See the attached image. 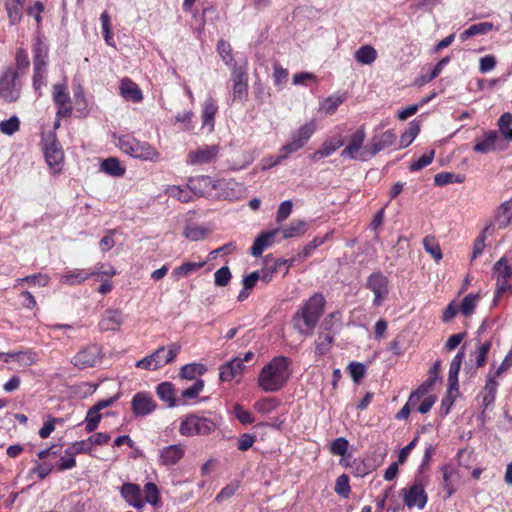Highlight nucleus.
Instances as JSON below:
<instances>
[{"mask_svg":"<svg viewBox=\"0 0 512 512\" xmlns=\"http://www.w3.org/2000/svg\"><path fill=\"white\" fill-rule=\"evenodd\" d=\"M207 371L205 365L201 363L186 364L180 369V376L183 379L192 380L197 375L201 376Z\"/></svg>","mask_w":512,"mask_h":512,"instance_id":"41","label":"nucleus"},{"mask_svg":"<svg viewBox=\"0 0 512 512\" xmlns=\"http://www.w3.org/2000/svg\"><path fill=\"white\" fill-rule=\"evenodd\" d=\"M512 114L509 112L503 113L498 119L499 131L503 135L504 139L512 142Z\"/></svg>","mask_w":512,"mask_h":512,"instance_id":"50","label":"nucleus"},{"mask_svg":"<svg viewBox=\"0 0 512 512\" xmlns=\"http://www.w3.org/2000/svg\"><path fill=\"white\" fill-rule=\"evenodd\" d=\"M166 194L182 203H189L194 200L191 190L187 187H181L177 185L168 186Z\"/></svg>","mask_w":512,"mask_h":512,"instance_id":"34","label":"nucleus"},{"mask_svg":"<svg viewBox=\"0 0 512 512\" xmlns=\"http://www.w3.org/2000/svg\"><path fill=\"white\" fill-rule=\"evenodd\" d=\"M366 138V132L364 126L359 127L349 138L347 146L342 150L341 156L347 157L352 160H365L364 154L366 150L359 153Z\"/></svg>","mask_w":512,"mask_h":512,"instance_id":"12","label":"nucleus"},{"mask_svg":"<svg viewBox=\"0 0 512 512\" xmlns=\"http://www.w3.org/2000/svg\"><path fill=\"white\" fill-rule=\"evenodd\" d=\"M354 57L358 63L370 65L376 60L377 51L370 45H363L355 52Z\"/></svg>","mask_w":512,"mask_h":512,"instance_id":"38","label":"nucleus"},{"mask_svg":"<svg viewBox=\"0 0 512 512\" xmlns=\"http://www.w3.org/2000/svg\"><path fill=\"white\" fill-rule=\"evenodd\" d=\"M120 494L128 505L141 511L145 506V501L142 498V491L138 484L124 483L120 487Z\"/></svg>","mask_w":512,"mask_h":512,"instance_id":"19","label":"nucleus"},{"mask_svg":"<svg viewBox=\"0 0 512 512\" xmlns=\"http://www.w3.org/2000/svg\"><path fill=\"white\" fill-rule=\"evenodd\" d=\"M124 322L123 312L119 309H107L102 315L98 327L101 332L118 331Z\"/></svg>","mask_w":512,"mask_h":512,"instance_id":"20","label":"nucleus"},{"mask_svg":"<svg viewBox=\"0 0 512 512\" xmlns=\"http://www.w3.org/2000/svg\"><path fill=\"white\" fill-rule=\"evenodd\" d=\"M420 132L419 124L411 122L409 128L402 133L399 141V148L408 147Z\"/></svg>","mask_w":512,"mask_h":512,"instance_id":"52","label":"nucleus"},{"mask_svg":"<svg viewBox=\"0 0 512 512\" xmlns=\"http://www.w3.org/2000/svg\"><path fill=\"white\" fill-rule=\"evenodd\" d=\"M464 351L460 350L452 359L448 373V393L458 391V374L464 358Z\"/></svg>","mask_w":512,"mask_h":512,"instance_id":"25","label":"nucleus"},{"mask_svg":"<svg viewBox=\"0 0 512 512\" xmlns=\"http://www.w3.org/2000/svg\"><path fill=\"white\" fill-rule=\"evenodd\" d=\"M181 351V345L178 342H172L167 346L158 347L152 354L155 367L160 369L167 364L175 361L176 357Z\"/></svg>","mask_w":512,"mask_h":512,"instance_id":"17","label":"nucleus"},{"mask_svg":"<svg viewBox=\"0 0 512 512\" xmlns=\"http://www.w3.org/2000/svg\"><path fill=\"white\" fill-rule=\"evenodd\" d=\"M434 96H435V93L422 99L418 104H412V105H409V106L405 107L404 109L400 110L397 113L398 119L406 120L409 117H411L412 115L416 114L418 112L419 108L421 106L425 105L426 103H428Z\"/></svg>","mask_w":512,"mask_h":512,"instance_id":"55","label":"nucleus"},{"mask_svg":"<svg viewBox=\"0 0 512 512\" xmlns=\"http://www.w3.org/2000/svg\"><path fill=\"white\" fill-rule=\"evenodd\" d=\"M158 397L166 402L169 407L176 405L174 396V385L170 382H162L156 388Z\"/></svg>","mask_w":512,"mask_h":512,"instance_id":"39","label":"nucleus"},{"mask_svg":"<svg viewBox=\"0 0 512 512\" xmlns=\"http://www.w3.org/2000/svg\"><path fill=\"white\" fill-rule=\"evenodd\" d=\"M92 451V446L89 441V438L86 440H80L73 442L66 450V455H78V454H90Z\"/></svg>","mask_w":512,"mask_h":512,"instance_id":"53","label":"nucleus"},{"mask_svg":"<svg viewBox=\"0 0 512 512\" xmlns=\"http://www.w3.org/2000/svg\"><path fill=\"white\" fill-rule=\"evenodd\" d=\"M94 408L91 407L88 411H87V414H86V417H85V430L87 433H92L94 432L98 426H99V423L101 422V419H102V414L98 411L94 412Z\"/></svg>","mask_w":512,"mask_h":512,"instance_id":"56","label":"nucleus"},{"mask_svg":"<svg viewBox=\"0 0 512 512\" xmlns=\"http://www.w3.org/2000/svg\"><path fill=\"white\" fill-rule=\"evenodd\" d=\"M332 237V232L326 233L323 237L316 236L313 238L312 241L308 242L302 249V251L299 253L300 258H308L312 255L315 249H317L319 246L324 244L326 241H328Z\"/></svg>","mask_w":512,"mask_h":512,"instance_id":"40","label":"nucleus"},{"mask_svg":"<svg viewBox=\"0 0 512 512\" xmlns=\"http://www.w3.org/2000/svg\"><path fill=\"white\" fill-rule=\"evenodd\" d=\"M509 280L510 279H496V291L493 300L495 305L505 294H512V285L509 283Z\"/></svg>","mask_w":512,"mask_h":512,"instance_id":"64","label":"nucleus"},{"mask_svg":"<svg viewBox=\"0 0 512 512\" xmlns=\"http://www.w3.org/2000/svg\"><path fill=\"white\" fill-rule=\"evenodd\" d=\"M157 407L149 392H137L131 400V410L136 417H145Z\"/></svg>","mask_w":512,"mask_h":512,"instance_id":"14","label":"nucleus"},{"mask_svg":"<svg viewBox=\"0 0 512 512\" xmlns=\"http://www.w3.org/2000/svg\"><path fill=\"white\" fill-rule=\"evenodd\" d=\"M492 223L486 225L482 232L479 234V236L475 239L473 243V251H472V257L471 260H475L478 256H480L485 248V241L487 238V235L490 233V230L492 229Z\"/></svg>","mask_w":512,"mask_h":512,"instance_id":"44","label":"nucleus"},{"mask_svg":"<svg viewBox=\"0 0 512 512\" xmlns=\"http://www.w3.org/2000/svg\"><path fill=\"white\" fill-rule=\"evenodd\" d=\"M277 229H280V236L282 240L300 238L308 231L309 223L305 220L295 219L288 225L278 227Z\"/></svg>","mask_w":512,"mask_h":512,"instance_id":"23","label":"nucleus"},{"mask_svg":"<svg viewBox=\"0 0 512 512\" xmlns=\"http://www.w3.org/2000/svg\"><path fill=\"white\" fill-rule=\"evenodd\" d=\"M396 140V135L392 130H387L380 135L372 137L370 143L366 146V153L369 156H375L380 151L390 147Z\"/></svg>","mask_w":512,"mask_h":512,"instance_id":"21","label":"nucleus"},{"mask_svg":"<svg viewBox=\"0 0 512 512\" xmlns=\"http://www.w3.org/2000/svg\"><path fill=\"white\" fill-rule=\"evenodd\" d=\"M316 129L317 125L314 120L301 125L292 133L291 141L280 148V159H287L289 155L302 149L313 136Z\"/></svg>","mask_w":512,"mask_h":512,"instance_id":"7","label":"nucleus"},{"mask_svg":"<svg viewBox=\"0 0 512 512\" xmlns=\"http://www.w3.org/2000/svg\"><path fill=\"white\" fill-rule=\"evenodd\" d=\"M19 77L17 70L7 68L0 77V97L7 102H15L19 98V89L16 80Z\"/></svg>","mask_w":512,"mask_h":512,"instance_id":"10","label":"nucleus"},{"mask_svg":"<svg viewBox=\"0 0 512 512\" xmlns=\"http://www.w3.org/2000/svg\"><path fill=\"white\" fill-rule=\"evenodd\" d=\"M433 384H434V380L431 378L428 379L427 381H425L415 391H413L410 394L407 403L413 409L414 408L417 409V406L421 403L422 398L426 396V394L428 393V391L430 390V388L432 387Z\"/></svg>","mask_w":512,"mask_h":512,"instance_id":"35","label":"nucleus"},{"mask_svg":"<svg viewBox=\"0 0 512 512\" xmlns=\"http://www.w3.org/2000/svg\"><path fill=\"white\" fill-rule=\"evenodd\" d=\"M279 402L276 398L267 397L260 399L254 403V409L262 414H268L272 412L277 406Z\"/></svg>","mask_w":512,"mask_h":512,"instance_id":"57","label":"nucleus"},{"mask_svg":"<svg viewBox=\"0 0 512 512\" xmlns=\"http://www.w3.org/2000/svg\"><path fill=\"white\" fill-rule=\"evenodd\" d=\"M160 492L157 485L153 482H147L144 486V499L146 503L152 506H158L160 503Z\"/></svg>","mask_w":512,"mask_h":512,"instance_id":"48","label":"nucleus"},{"mask_svg":"<svg viewBox=\"0 0 512 512\" xmlns=\"http://www.w3.org/2000/svg\"><path fill=\"white\" fill-rule=\"evenodd\" d=\"M348 447H349L348 440L344 437H339L330 443V452L333 455L343 457L347 453Z\"/></svg>","mask_w":512,"mask_h":512,"instance_id":"62","label":"nucleus"},{"mask_svg":"<svg viewBox=\"0 0 512 512\" xmlns=\"http://www.w3.org/2000/svg\"><path fill=\"white\" fill-rule=\"evenodd\" d=\"M245 365L240 357H235L232 360L221 365L219 368V378L222 382H230L237 376H241L244 372Z\"/></svg>","mask_w":512,"mask_h":512,"instance_id":"22","label":"nucleus"},{"mask_svg":"<svg viewBox=\"0 0 512 512\" xmlns=\"http://www.w3.org/2000/svg\"><path fill=\"white\" fill-rule=\"evenodd\" d=\"M217 112V101L213 97H208L203 103L201 118L203 127H209V131L214 130L215 116Z\"/></svg>","mask_w":512,"mask_h":512,"instance_id":"24","label":"nucleus"},{"mask_svg":"<svg viewBox=\"0 0 512 512\" xmlns=\"http://www.w3.org/2000/svg\"><path fill=\"white\" fill-rule=\"evenodd\" d=\"M292 375V360L280 355L273 357L261 369L257 384L264 392L281 390Z\"/></svg>","mask_w":512,"mask_h":512,"instance_id":"2","label":"nucleus"},{"mask_svg":"<svg viewBox=\"0 0 512 512\" xmlns=\"http://www.w3.org/2000/svg\"><path fill=\"white\" fill-rule=\"evenodd\" d=\"M120 150L134 158L156 161L159 153L148 142H142L130 135H122L118 139Z\"/></svg>","mask_w":512,"mask_h":512,"instance_id":"5","label":"nucleus"},{"mask_svg":"<svg viewBox=\"0 0 512 512\" xmlns=\"http://www.w3.org/2000/svg\"><path fill=\"white\" fill-rule=\"evenodd\" d=\"M218 153V145H202L188 153L187 163L190 165L210 164L216 160Z\"/></svg>","mask_w":512,"mask_h":512,"instance_id":"13","label":"nucleus"},{"mask_svg":"<svg viewBox=\"0 0 512 512\" xmlns=\"http://www.w3.org/2000/svg\"><path fill=\"white\" fill-rule=\"evenodd\" d=\"M465 177L452 173V172H440L434 176V184L436 186H445L451 183H462L464 182Z\"/></svg>","mask_w":512,"mask_h":512,"instance_id":"47","label":"nucleus"},{"mask_svg":"<svg viewBox=\"0 0 512 512\" xmlns=\"http://www.w3.org/2000/svg\"><path fill=\"white\" fill-rule=\"evenodd\" d=\"M185 446L172 444L162 448L159 452L158 462L160 465L169 467L178 464L185 455Z\"/></svg>","mask_w":512,"mask_h":512,"instance_id":"18","label":"nucleus"},{"mask_svg":"<svg viewBox=\"0 0 512 512\" xmlns=\"http://www.w3.org/2000/svg\"><path fill=\"white\" fill-rule=\"evenodd\" d=\"M116 273V269L106 263H97L92 270H88L89 278L94 277L97 281L101 278H113Z\"/></svg>","mask_w":512,"mask_h":512,"instance_id":"37","label":"nucleus"},{"mask_svg":"<svg viewBox=\"0 0 512 512\" xmlns=\"http://www.w3.org/2000/svg\"><path fill=\"white\" fill-rule=\"evenodd\" d=\"M216 50L226 65L231 66L232 64H235L233 49L229 42L224 39H220L217 43Z\"/></svg>","mask_w":512,"mask_h":512,"instance_id":"46","label":"nucleus"},{"mask_svg":"<svg viewBox=\"0 0 512 512\" xmlns=\"http://www.w3.org/2000/svg\"><path fill=\"white\" fill-rule=\"evenodd\" d=\"M343 101L344 98L342 96H329L322 103L321 109L324 110L326 114L332 115L337 111Z\"/></svg>","mask_w":512,"mask_h":512,"instance_id":"63","label":"nucleus"},{"mask_svg":"<svg viewBox=\"0 0 512 512\" xmlns=\"http://www.w3.org/2000/svg\"><path fill=\"white\" fill-rule=\"evenodd\" d=\"M120 94L126 100L140 102L143 99L142 91L139 86L129 78L121 81Z\"/></svg>","mask_w":512,"mask_h":512,"instance_id":"28","label":"nucleus"},{"mask_svg":"<svg viewBox=\"0 0 512 512\" xmlns=\"http://www.w3.org/2000/svg\"><path fill=\"white\" fill-rule=\"evenodd\" d=\"M365 288L374 295L373 305L379 307L388 299L389 279L381 271H375L367 277Z\"/></svg>","mask_w":512,"mask_h":512,"instance_id":"8","label":"nucleus"},{"mask_svg":"<svg viewBox=\"0 0 512 512\" xmlns=\"http://www.w3.org/2000/svg\"><path fill=\"white\" fill-rule=\"evenodd\" d=\"M221 186V181H213L211 177L205 175L191 177L187 182V187L191 190L193 197L205 196L209 194L212 189H217Z\"/></svg>","mask_w":512,"mask_h":512,"instance_id":"16","label":"nucleus"},{"mask_svg":"<svg viewBox=\"0 0 512 512\" xmlns=\"http://www.w3.org/2000/svg\"><path fill=\"white\" fill-rule=\"evenodd\" d=\"M281 241L280 229L275 228L267 232H261L251 246L250 254L254 257H260L265 249Z\"/></svg>","mask_w":512,"mask_h":512,"instance_id":"15","label":"nucleus"},{"mask_svg":"<svg viewBox=\"0 0 512 512\" xmlns=\"http://www.w3.org/2000/svg\"><path fill=\"white\" fill-rule=\"evenodd\" d=\"M10 359L17 361H26L32 364L35 361V354L30 350L0 353V360L8 362Z\"/></svg>","mask_w":512,"mask_h":512,"instance_id":"45","label":"nucleus"},{"mask_svg":"<svg viewBox=\"0 0 512 512\" xmlns=\"http://www.w3.org/2000/svg\"><path fill=\"white\" fill-rule=\"evenodd\" d=\"M89 279L88 270L75 268L66 271L60 278V283L67 286L79 285Z\"/></svg>","mask_w":512,"mask_h":512,"instance_id":"29","label":"nucleus"},{"mask_svg":"<svg viewBox=\"0 0 512 512\" xmlns=\"http://www.w3.org/2000/svg\"><path fill=\"white\" fill-rule=\"evenodd\" d=\"M40 145L50 172L53 175L62 173L65 155L56 133L52 131L43 133Z\"/></svg>","mask_w":512,"mask_h":512,"instance_id":"4","label":"nucleus"},{"mask_svg":"<svg viewBox=\"0 0 512 512\" xmlns=\"http://www.w3.org/2000/svg\"><path fill=\"white\" fill-rule=\"evenodd\" d=\"M49 45L43 35H36L32 42L33 76L32 85L36 92L40 93L46 85L49 65Z\"/></svg>","mask_w":512,"mask_h":512,"instance_id":"3","label":"nucleus"},{"mask_svg":"<svg viewBox=\"0 0 512 512\" xmlns=\"http://www.w3.org/2000/svg\"><path fill=\"white\" fill-rule=\"evenodd\" d=\"M335 492L340 495L342 498L346 499L349 497L351 492L350 487V479L347 474H342L338 476L335 483Z\"/></svg>","mask_w":512,"mask_h":512,"instance_id":"58","label":"nucleus"},{"mask_svg":"<svg viewBox=\"0 0 512 512\" xmlns=\"http://www.w3.org/2000/svg\"><path fill=\"white\" fill-rule=\"evenodd\" d=\"M498 388V383L495 380V377L489 376L486 380V384L481 393L482 403L481 406L483 408L482 414H484L485 410L494 405L496 399V392Z\"/></svg>","mask_w":512,"mask_h":512,"instance_id":"26","label":"nucleus"},{"mask_svg":"<svg viewBox=\"0 0 512 512\" xmlns=\"http://www.w3.org/2000/svg\"><path fill=\"white\" fill-rule=\"evenodd\" d=\"M20 129V121L17 116H12L8 120L0 122V131L5 135H13Z\"/></svg>","mask_w":512,"mask_h":512,"instance_id":"60","label":"nucleus"},{"mask_svg":"<svg viewBox=\"0 0 512 512\" xmlns=\"http://www.w3.org/2000/svg\"><path fill=\"white\" fill-rule=\"evenodd\" d=\"M479 298H480V296L478 293L477 294L470 293V294L466 295L463 298L462 303L459 307L460 312L466 317L473 314Z\"/></svg>","mask_w":512,"mask_h":512,"instance_id":"54","label":"nucleus"},{"mask_svg":"<svg viewBox=\"0 0 512 512\" xmlns=\"http://www.w3.org/2000/svg\"><path fill=\"white\" fill-rule=\"evenodd\" d=\"M435 151L431 150L428 153L423 154L421 157H419L417 160L413 161L409 165V170L411 172L419 171L428 165H430L434 159Z\"/></svg>","mask_w":512,"mask_h":512,"instance_id":"59","label":"nucleus"},{"mask_svg":"<svg viewBox=\"0 0 512 512\" xmlns=\"http://www.w3.org/2000/svg\"><path fill=\"white\" fill-rule=\"evenodd\" d=\"M26 0H4V7L7 11L10 25H16L22 20L23 5Z\"/></svg>","mask_w":512,"mask_h":512,"instance_id":"30","label":"nucleus"},{"mask_svg":"<svg viewBox=\"0 0 512 512\" xmlns=\"http://www.w3.org/2000/svg\"><path fill=\"white\" fill-rule=\"evenodd\" d=\"M499 136L495 130H489L484 133L481 139H478L473 147V150L478 153H488L496 149V142Z\"/></svg>","mask_w":512,"mask_h":512,"instance_id":"27","label":"nucleus"},{"mask_svg":"<svg viewBox=\"0 0 512 512\" xmlns=\"http://www.w3.org/2000/svg\"><path fill=\"white\" fill-rule=\"evenodd\" d=\"M493 29V23L480 22L469 26L466 30L460 33L459 38L462 42L467 41L469 38L476 35H485Z\"/></svg>","mask_w":512,"mask_h":512,"instance_id":"32","label":"nucleus"},{"mask_svg":"<svg viewBox=\"0 0 512 512\" xmlns=\"http://www.w3.org/2000/svg\"><path fill=\"white\" fill-rule=\"evenodd\" d=\"M400 495L403 498L404 504L412 509L417 507L419 510L425 508L428 495L425 491L424 485L421 480H415L414 483L408 487L402 488L400 490Z\"/></svg>","mask_w":512,"mask_h":512,"instance_id":"9","label":"nucleus"},{"mask_svg":"<svg viewBox=\"0 0 512 512\" xmlns=\"http://www.w3.org/2000/svg\"><path fill=\"white\" fill-rule=\"evenodd\" d=\"M101 170L113 177H121L125 173V168L115 157H109L101 163Z\"/></svg>","mask_w":512,"mask_h":512,"instance_id":"36","label":"nucleus"},{"mask_svg":"<svg viewBox=\"0 0 512 512\" xmlns=\"http://www.w3.org/2000/svg\"><path fill=\"white\" fill-rule=\"evenodd\" d=\"M493 277L495 279H511L512 267L505 258H500L493 266Z\"/></svg>","mask_w":512,"mask_h":512,"instance_id":"43","label":"nucleus"},{"mask_svg":"<svg viewBox=\"0 0 512 512\" xmlns=\"http://www.w3.org/2000/svg\"><path fill=\"white\" fill-rule=\"evenodd\" d=\"M206 264V261H200V262H184L180 266L176 267L172 274L176 276H188L193 272L198 271L204 265Z\"/></svg>","mask_w":512,"mask_h":512,"instance_id":"51","label":"nucleus"},{"mask_svg":"<svg viewBox=\"0 0 512 512\" xmlns=\"http://www.w3.org/2000/svg\"><path fill=\"white\" fill-rule=\"evenodd\" d=\"M512 198L503 202L496 210L494 221L499 229L506 228L510 225L512 219Z\"/></svg>","mask_w":512,"mask_h":512,"instance_id":"31","label":"nucleus"},{"mask_svg":"<svg viewBox=\"0 0 512 512\" xmlns=\"http://www.w3.org/2000/svg\"><path fill=\"white\" fill-rule=\"evenodd\" d=\"M423 248L430 254L436 263H439L443 258V253L437 238L433 235H427L423 239Z\"/></svg>","mask_w":512,"mask_h":512,"instance_id":"33","label":"nucleus"},{"mask_svg":"<svg viewBox=\"0 0 512 512\" xmlns=\"http://www.w3.org/2000/svg\"><path fill=\"white\" fill-rule=\"evenodd\" d=\"M53 100L58 107L70 104V95L64 84H55L53 86Z\"/></svg>","mask_w":512,"mask_h":512,"instance_id":"49","label":"nucleus"},{"mask_svg":"<svg viewBox=\"0 0 512 512\" xmlns=\"http://www.w3.org/2000/svg\"><path fill=\"white\" fill-rule=\"evenodd\" d=\"M207 234V229L196 225L187 226L184 230L185 237L191 241H198L204 239L207 236Z\"/></svg>","mask_w":512,"mask_h":512,"instance_id":"61","label":"nucleus"},{"mask_svg":"<svg viewBox=\"0 0 512 512\" xmlns=\"http://www.w3.org/2000/svg\"><path fill=\"white\" fill-rule=\"evenodd\" d=\"M30 67V59L28 52L25 48L20 47L15 53V69L19 74H24Z\"/></svg>","mask_w":512,"mask_h":512,"instance_id":"42","label":"nucleus"},{"mask_svg":"<svg viewBox=\"0 0 512 512\" xmlns=\"http://www.w3.org/2000/svg\"><path fill=\"white\" fill-rule=\"evenodd\" d=\"M216 428V418L190 414L182 420L179 432L183 436L208 435Z\"/></svg>","mask_w":512,"mask_h":512,"instance_id":"6","label":"nucleus"},{"mask_svg":"<svg viewBox=\"0 0 512 512\" xmlns=\"http://www.w3.org/2000/svg\"><path fill=\"white\" fill-rule=\"evenodd\" d=\"M101 360V349L98 345H88L78 351L72 358V364L79 369L96 366Z\"/></svg>","mask_w":512,"mask_h":512,"instance_id":"11","label":"nucleus"},{"mask_svg":"<svg viewBox=\"0 0 512 512\" xmlns=\"http://www.w3.org/2000/svg\"><path fill=\"white\" fill-rule=\"evenodd\" d=\"M325 306L326 300L323 294L314 293L292 316L293 329L301 336H312L324 313Z\"/></svg>","mask_w":512,"mask_h":512,"instance_id":"1","label":"nucleus"}]
</instances>
